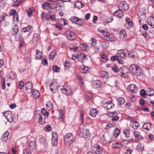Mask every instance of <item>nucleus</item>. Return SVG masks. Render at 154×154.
Here are the masks:
<instances>
[{
	"mask_svg": "<svg viewBox=\"0 0 154 154\" xmlns=\"http://www.w3.org/2000/svg\"><path fill=\"white\" fill-rule=\"evenodd\" d=\"M114 15L119 17L121 18L123 16V12L121 9H119L114 13Z\"/></svg>",
	"mask_w": 154,
	"mask_h": 154,
	"instance_id": "2eb2a0df",
	"label": "nucleus"
},
{
	"mask_svg": "<svg viewBox=\"0 0 154 154\" xmlns=\"http://www.w3.org/2000/svg\"><path fill=\"white\" fill-rule=\"evenodd\" d=\"M147 22L149 25L154 28V17H148Z\"/></svg>",
	"mask_w": 154,
	"mask_h": 154,
	"instance_id": "f8f14e48",
	"label": "nucleus"
},
{
	"mask_svg": "<svg viewBox=\"0 0 154 154\" xmlns=\"http://www.w3.org/2000/svg\"><path fill=\"white\" fill-rule=\"evenodd\" d=\"M77 58L81 62H83L85 58L86 57V56L84 54H80L77 55Z\"/></svg>",
	"mask_w": 154,
	"mask_h": 154,
	"instance_id": "6ab92c4d",
	"label": "nucleus"
},
{
	"mask_svg": "<svg viewBox=\"0 0 154 154\" xmlns=\"http://www.w3.org/2000/svg\"><path fill=\"white\" fill-rule=\"evenodd\" d=\"M101 82L99 80H97L94 82V87L95 88H99Z\"/></svg>",
	"mask_w": 154,
	"mask_h": 154,
	"instance_id": "c9c22d12",
	"label": "nucleus"
},
{
	"mask_svg": "<svg viewBox=\"0 0 154 154\" xmlns=\"http://www.w3.org/2000/svg\"><path fill=\"white\" fill-rule=\"evenodd\" d=\"M26 12L28 15H29V17L31 16V14L32 13V11L31 9L29 8L27 10Z\"/></svg>",
	"mask_w": 154,
	"mask_h": 154,
	"instance_id": "0e129e2a",
	"label": "nucleus"
},
{
	"mask_svg": "<svg viewBox=\"0 0 154 154\" xmlns=\"http://www.w3.org/2000/svg\"><path fill=\"white\" fill-rule=\"evenodd\" d=\"M59 86L58 84L56 82H52L50 85V88L52 92L54 93L57 90Z\"/></svg>",
	"mask_w": 154,
	"mask_h": 154,
	"instance_id": "6e6552de",
	"label": "nucleus"
},
{
	"mask_svg": "<svg viewBox=\"0 0 154 154\" xmlns=\"http://www.w3.org/2000/svg\"><path fill=\"white\" fill-rule=\"evenodd\" d=\"M88 70V69L87 67L83 66L82 67V66L81 69H80V72L82 73L85 74L87 73Z\"/></svg>",
	"mask_w": 154,
	"mask_h": 154,
	"instance_id": "f704fd0d",
	"label": "nucleus"
},
{
	"mask_svg": "<svg viewBox=\"0 0 154 154\" xmlns=\"http://www.w3.org/2000/svg\"><path fill=\"white\" fill-rule=\"evenodd\" d=\"M46 141V139L45 138L42 137H41L39 139V141L40 143L42 144H45Z\"/></svg>",
	"mask_w": 154,
	"mask_h": 154,
	"instance_id": "6e6d98bb",
	"label": "nucleus"
},
{
	"mask_svg": "<svg viewBox=\"0 0 154 154\" xmlns=\"http://www.w3.org/2000/svg\"><path fill=\"white\" fill-rule=\"evenodd\" d=\"M61 91L62 93L67 96H71L72 94L70 87L69 86H64L63 88H61Z\"/></svg>",
	"mask_w": 154,
	"mask_h": 154,
	"instance_id": "f03ea898",
	"label": "nucleus"
},
{
	"mask_svg": "<svg viewBox=\"0 0 154 154\" xmlns=\"http://www.w3.org/2000/svg\"><path fill=\"white\" fill-rule=\"evenodd\" d=\"M138 66L136 64H132L129 67V69L131 72L133 74V72L135 71V70H136V69Z\"/></svg>",
	"mask_w": 154,
	"mask_h": 154,
	"instance_id": "a211bd4d",
	"label": "nucleus"
},
{
	"mask_svg": "<svg viewBox=\"0 0 154 154\" xmlns=\"http://www.w3.org/2000/svg\"><path fill=\"white\" fill-rule=\"evenodd\" d=\"M49 3L45 2L42 5V8L45 10L47 9L49 6Z\"/></svg>",
	"mask_w": 154,
	"mask_h": 154,
	"instance_id": "3c124183",
	"label": "nucleus"
},
{
	"mask_svg": "<svg viewBox=\"0 0 154 154\" xmlns=\"http://www.w3.org/2000/svg\"><path fill=\"white\" fill-rule=\"evenodd\" d=\"M64 65L65 68H69L70 66V63L69 61H66Z\"/></svg>",
	"mask_w": 154,
	"mask_h": 154,
	"instance_id": "09e8293b",
	"label": "nucleus"
},
{
	"mask_svg": "<svg viewBox=\"0 0 154 154\" xmlns=\"http://www.w3.org/2000/svg\"><path fill=\"white\" fill-rule=\"evenodd\" d=\"M144 149V146L143 144H139L137 145V149L139 151H143Z\"/></svg>",
	"mask_w": 154,
	"mask_h": 154,
	"instance_id": "58836bf2",
	"label": "nucleus"
},
{
	"mask_svg": "<svg viewBox=\"0 0 154 154\" xmlns=\"http://www.w3.org/2000/svg\"><path fill=\"white\" fill-rule=\"evenodd\" d=\"M47 108L49 110L53 108V105L52 103H50L46 104Z\"/></svg>",
	"mask_w": 154,
	"mask_h": 154,
	"instance_id": "603ef678",
	"label": "nucleus"
},
{
	"mask_svg": "<svg viewBox=\"0 0 154 154\" xmlns=\"http://www.w3.org/2000/svg\"><path fill=\"white\" fill-rule=\"evenodd\" d=\"M124 134L125 136L126 137H129V134H130V131L128 129H125L124 131Z\"/></svg>",
	"mask_w": 154,
	"mask_h": 154,
	"instance_id": "ea45409f",
	"label": "nucleus"
},
{
	"mask_svg": "<svg viewBox=\"0 0 154 154\" xmlns=\"http://www.w3.org/2000/svg\"><path fill=\"white\" fill-rule=\"evenodd\" d=\"M100 59L103 63H105L108 60L107 57L105 55H102Z\"/></svg>",
	"mask_w": 154,
	"mask_h": 154,
	"instance_id": "79ce46f5",
	"label": "nucleus"
},
{
	"mask_svg": "<svg viewBox=\"0 0 154 154\" xmlns=\"http://www.w3.org/2000/svg\"><path fill=\"white\" fill-rule=\"evenodd\" d=\"M112 69L115 72H118L119 71L118 67L116 65L112 67Z\"/></svg>",
	"mask_w": 154,
	"mask_h": 154,
	"instance_id": "13d9d810",
	"label": "nucleus"
},
{
	"mask_svg": "<svg viewBox=\"0 0 154 154\" xmlns=\"http://www.w3.org/2000/svg\"><path fill=\"white\" fill-rule=\"evenodd\" d=\"M122 146V144L119 143H114L112 145V147L113 148H119Z\"/></svg>",
	"mask_w": 154,
	"mask_h": 154,
	"instance_id": "2f4dec72",
	"label": "nucleus"
},
{
	"mask_svg": "<svg viewBox=\"0 0 154 154\" xmlns=\"http://www.w3.org/2000/svg\"><path fill=\"white\" fill-rule=\"evenodd\" d=\"M42 64L46 66L48 64V61L46 59L43 58L42 61Z\"/></svg>",
	"mask_w": 154,
	"mask_h": 154,
	"instance_id": "338daca9",
	"label": "nucleus"
},
{
	"mask_svg": "<svg viewBox=\"0 0 154 154\" xmlns=\"http://www.w3.org/2000/svg\"><path fill=\"white\" fill-rule=\"evenodd\" d=\"M52 69L53 71L56 72H58L60 70V68L57 65H55L52 67Z\"/></svg>",
	"mask_w": 154,
	"mask_h": 154,
	"instance_id": "37998d69",
	"label": "nucleus"
},
{
	"mask_svg": "<svg viewBox=\"0 0 154 154\" xmlns=\"http://www.w3.org/2000/svg\"><path fill=\"white\" fill-rule=\"evenodd\" d=\"M137 53L135 51H132V52H129L128 53V56L129 57L131 58H135L137 56Z\"/></svg>",
	"mask_w": 154,
	"mask_h": 154,
	"instance_id": "c85d7f7f",
	"label": "nucleus"
},
{
	"mask_svg": "<svg viewBox=\"0 0 154 154\" xmlns=\"http://www.w3.org/2000/svg\"><path fill=\"white\" fill-rule=\"evenodd\" d=\"M36 54L37 55H38V56L39 57H38V56H36L35 57V59H41L42 58V53L40 51L37 50H36Z\"/></svg>",
	"mask_w": 154,
	"mask_h": 154,
	"instance_id": "bb28decb",
	"label": "nucleus"
},
{
	"mask_svg": "<svg viewBox=\"0 0 154 154\" xmlns=\"http://www.w3.org/2000/svg\"><path fill=\"white\" fill-rule=\"evenodd\" d=\"M92 95L89 93H87L86 94V99L88 100H90L91 99Z\"/></svg>",
	"mask_w": 154,
	"mask_h": 154,
	"instance_id": "5fc2aeb1",
	"label": "nucleus"
},
{
	"mask_svg": "<svg viewBox=\"0 0 154 154\" xmlns=\"http://www.w3.org/2000/svg\"><path fill=\"white\" fill-rule=\"evenodd\" d=\"M5 14H2L1 15L0 17V23L2 22L5 19Z\"/></svg>",
	"mask_w": 154,
	"mask_h": 154,
	"instance_id": "e2e57ef3",
	"label": "nucleus"
},
{
	"mask_svg": "<svg viewBox=\"0 0 154 154\" xmlns=\"http://www.w3.org/2000/svg\"><path fill=\"white\" fill-rule=\"evenodd\" d=\"M73 139V137L71 133H69L66 134L64 137V142L67 145H70L72 142Z\"/></svg>",
	"mask_w": 154,
	"mask_h": 154,
	"instance_id": "f257e3e1",
	"label": "nucleus"
},
{
	"mask_svg": "<svg viewBox=\"0 0 154 154\" xmlns=\"http://www.w3.org/2000/svg\"><path fill=\"white\" fill-rule=\"evenodd\" d=\"M58 136V135L56 133L54 132L53 133L52 143V145L54 146H56L57 145Z\"/></svg>",
	"mask_w": 154,
	"mask_h": 154,
	"instance_id": "0eeeda50",
	"label": "nucleus"
},
{
	"mask_svg": "<svg viewBox=\"0 0 154 154\" xmlns=\"http://www.w3.org/2000/svg\"><path fill=\"white\" fill-rule=\"evenodd\" d=\"M32 28V26L30 25H29L23 28L22 29V31L23 32L26 33L28 32V36H29L31 33V32L30 30Z\"/></svg>",
	"mask_w": 154,
	"mask_h": 154,
	"instance_id": "4468645a",
	"label": "nucleus"
},
{
	"mask_svg": "<svg viewBox=\"0 0 154 154\" xmlns=\"http://www.w3.org/2000/svg\"><path fill=\"white\" fill-rule=\"evenodd\" d=\"M45 130L46 131H49L51 130V126L49 125H46L45 127Z\"/></svg>",
	"mask_w": 154,
	"mask_h": 154,
	"instance_id": "864d4df0",
	"label": "nucleus"
},
{
	"mask_svg": "<svg viewBox=\"0 0 154 154\" xmlns=\"http://www.w3.org/2000/svg\"><path fill=\"white\" fill-rule=\"evenodd\" d=\"M74 5L76 8L79 9L81 8L84 5L81 2L78 1L74 2Z\"/></svg>",
	"mask_w": 154,
	"mask_h": 154,
	"instance_id": "5701e85b",
	"label": "nucleus"
},
{
	"mask_svg": "<svg viewBox=\"0 0 154 154\" xmlns=\"http://www.w3.org/2000/svg\"><path fill=\"white\" fill-rule=\"evenodd\" d=\"M65 33L66 36L70 40H74L75 39V34L73 32L68 30L66 31Z\"/></svg>",
	"mask_w": 154,
	"mask_h": 154,
	"instance_id": "423d86ee",
	"label": "nucleus"
},
{
	"mask_svg": "<svg viewBox=\"0 0 154 154\" xmlns=\"http://www.w3.org/2000/svg\"><path fill=\"white\" fill-rule=\"evenodd\" d=\"M9 133L7 131L3 134V138L5 139V140H7L8 139V136L9 135Z\"/></svg>",
	"mask_w": 154,
	"mask_h": 154,
	"instance_id": "49530a36",
	"label": "nucleus"
},
{
	"mask_svg": "<svg viewBox=\"0 0 154 154\" xmlns=\"http://www.w3.org/2000/svg\"><path fill=\"white\" fill-rule=\"evenodd\" d=\"M78 47L74 46L73 47L70 48L69 50L74 52L76 51L78 49Z\"/></svg>",
	"mask_w": 154,
	"mask_h": 154,
	"instance_id": "774afa93",
	"label": "nucleus"
},
{
	"mask_svg": "<svg viewBox=\"0 0 154 154\" xmlns=\"http://www.w3.org/2000/svg\"><path fill=\"white\" fill-rule=\"evenodd\" d=\"M46 19L47 20H51V21H54L56 19L55 16L54 15L50 16L48 18V17H46Z\"/></svg>",
	"mask_w": 154,
	"mask_h": 154,
	"instance_id": "de8ad7c7",
	"label": "nucleus"
},
{
	"mask_svg": "<svg viewBox=\"0 0 154 154\" xmlns=\"http://www.w3.org/2000/svg\"><path fill=\"white\" fill-rule=\"evenodd\" d=\"M35 143L34 141H30L29 143V147L30 150H32L35 148Z\"/></svg>",
	"mask_w": 154,
	"mask_h": 154,
	"instance_id": "b1692460",
	"label": "nucleus"
},
{
	"mask_svg": "<svg viewBox=\"0 0 154 154\" xmlns=\"http://www.w3.org/2000/svg\"><path fill=\"white\" fill-rule=\"evenodd\" d=\"M127 88L133 93H136L138 91L137 87L136 86V85L134 84L128 85Z\"/></svg>",
	"mask_w": 154,
	"mask_h": 154,
	"instance_id": "1a4fd4ad",
	"label": "nucleus"
},
{
	"mask_svg": "<svg viewBox=\"0 0 154 154\" xmlns=\"http://www.w3.org/2000/svg\"><path fill=\"white\" fill-rule=\"evenodd\" d=\"M100 76L103 78H107L108 77V72L105 71H101L100 73Z\"/></svg>",
	"mask_w": 154,
	"mask_h": 154,
	"instance_id": "7c9ffc66",
	"label": "nucleus"
},
{
	"mask_svg": "<svg viewBox=\"0 0 154 154\" xmlns=\"http://www.w3.org/2000/svg\"><path fill=\"white\" fill-rule=\"evenodd\" d=\"M56 51L55 50H53L51 53L49 55V59L51 60H53L54 59V57L55 56Z\"/></svg>",
	"mask_w": 154,
	"mask_h": 154,
	"instance_id": "cd10ccee",
	"label": "nucleus"
},
{
	"mask_svg": "<svg viewBox=\"0 0 154 154\" xmlns=\"http://www.w3.org/2000/svg\"><path fill=\"white\" fill-rule=\"evenodd\" d=\"M120 37L122 38H125L127 35H126V32L123 30H122L119 33Z\"/></svg>",
	"mask_w": 154,
	"mask_h": 154,
	"instance_id": "c756f323",
	"label": "nucleus"
},
{
	"mask_svg": "<svg viewBox=\"0 0 154 154\" xmlns=\"http://www.w3.org/2000/svg\"><path fill=\"white\" fill-rule=\"evenodd\" d=\"M5 2L3 0H0V7L3 8L5 6Z\"/></svg>",
	"mask_w": 154,
	"mask_h": 154,
	"instance_id": "680f3d73",
	"label": "nucleus"
},
{
	"mask_svg": "<svg viewBox=\"0 0 154 154\" xmlns=\"http://www.w3.org/2000/svg\"><path fill=\"white\" fill-rule=\"evenodd\" d=\"M26 90H31L32 88V84L31 82H26L24 85Z\"/></svg>",
	"mask_w": 154,
	"mask_h": 154,
	"instance_id": "412c9836",
	"label": "nucleus"
},
{
	"mask_svg": "<svg viewBox=\"0 0 154 154\" xmlns=\"http://www.w3.org/2000/svg\"><path fill=\"white\" fill-rule=\"evenodd\" d=\"M146 91H145L144 89L141 90L140 91V94L142 96H144V95L146 94Z\"/></svg>",
	"mask_w": 154,
	"mask_h": 154,
	"instance_id": "4d7b16f0",
	"label": "nucleus"
},
{
	"mask_svg": "<svg viewBox=\"0 0 154 154\" xmlns=\"http://www.w3.org/2000/svg\"><path fill=\"white\" fill-rule=\"evenodd\" d=\"M134 134L136 140H140L143 139V137L140 135L139 132L135 131L134 132Z\"/></svg>",
	"mask_w": 154,
	"mask_h": 154,
	"instance_id": "f3484780",
	"label": "nucleus"
},
{
	"mask_svg": "<svg viewBox=\"0 0 154 154\" xmlns=\"http://www.w3.org/2000/svg\"><path fill=\"white\" fill-rule=\"evenodd\" d=\"M79 19L77 17L73 16L71 17L70 20L72 22L76 23Z\"/></svg>",
	"mask_w": 154,
	"mask_h": 154,
	"instance_id": "8fccbe9b",
	"label": "nucleus"
},
{
	"mask_svg": "<svg viewBox=\"0 0 154 154\" xmlns=\"http://www.w3.org/2000/svg\"><path fill=\"white\" fill-rule=\"evenodd\" d=\"M128 51L126 49L121 50L118 51V54H120L121 57H123L127 56Z\"/></svg>",
	"mask_w": 154,
	"mask_h": 154,
	"instance_id": "dca6fc26",
	"label": "nucleus"
},
{
	"mask_svg": "<svg viewBox=\"0 0 154 154\" xmlns=\"http://www.w3.org/2000/svg\"><path fill=\"white\" fill-rule=\"evenodd\" d=\"M143 128L144 129L148 131L151 128V124L149 122L145 123L143 125Z\"/></svg>",
	"mask_w": 154,
	"mask_h": 154,
	"instance_id": "aec40b11",
	"label": "nucleus"
},
{
	"mask_svg": "<svg viewBox=\"0 0 154 154\" xmlns=\"http://www.w3.org/2000/svg\"><path fill=\"white\" fill-rule=\"evenodd\" d=\"M32 94L33 97L35 99L38 98L40 95V93L38 91L36 90H34L32 91Z\"/></svg>",
	"mask_w": 154,
	"mask_h": 154,
	"instance_id": "a878e982",
	"label": "nucleus"
},
{
	"mask_svg": "<svg viewBox=\"0 0 154 154\" xmlns=\"http://www.w3.org/2000/svg\"><path fill=\"white\" fill-rule=\"evenodd\" d=\"M120 131L119 129L117 128H116L115 130V132L113 134V135L114 136H115V137L116 138L119 136L120 134Z\"/></svg>",
	"mask_w": 154,
	"mask_h": 154,
	"instance_id": "a18cd8bd",
	"label": "nucleus"
},
{
	"mask_svg": "<svg viewBox=\"0 0 154 154\" xmlns=\"http://www.w3.org/2000/svg\"><path fill=\"white\" fill-rule=\"evenodd\" d=\"M5 116L6 117L8 121L10 122H13L14 121V118L12 115V112L11 111H8L3 113Z\"/></svg>",
	"mask_w": 154,
	"mask_h": 154,
	"instance_id": "20e7f679",
	"label": "nucleus"
},
{
	"mask_svg": "<svg viewBox=\"0 0 154 154\" xmlns=\"http://www.w3.org/2000/svg\"><path fill=\"white\" fill-rule=\"evenodd\" d=\"M119 104L122 105L125 102V99L122 97H119L117 99Z\"/></svg>",
	"mask_w": 154,
	"mask_h": 154,
	"instance_id": "a19ab883",
	"label": "nucleus"
},
{
	"mask_svg": "<svg viewBox=\"0 0 154 154\" xmlns=\"http://www.w3.org/2000/svg\"><path fill=\"white\" fill-rule=\"evenodd\" d=\"M9 78L12 79H14L16 77V75L14 72H11L9 73Z\"/></svg>",
	"mask_w": 154,
	"mask_h": 154,
	"instance_id": "e433bc0d",
	"label": "nucleus"
},
{
	"mask_svg": "<svg viewBox=\"0 0 154 154\" xmlns=\"http://www.w3.org/2000/svg\"><path fill=\"white\" fill-rule=\"evenodd\" d=\"M146 94L149 96H151L154 94V90L150 88H148L146 90Z\"/></svg>",
	"mask_w": 154,
	"mask_h": 154,
	"instance_id": "4be33fe9",
	"label": "nucleus"
},
{
	"mask_svg": "<svg viewBox=\"0 0 154 154\" xmlns=\"http://www.w3.org/2000/svg\"><path fill=\"white\" fill-rule=\"evenodd\" d=\"M93 151L96 154H101L102 153V148L100 146L95 144L92 147Z\"/></svg>",
	"mask_w": 154,
	"mask_h": 154,
	"instance_id": "7ed1b4c3",
	"label": "nucleus"
},
{
	"mask_svg": "<svg viewBox=\"0 0 154 154\" xmlns=\"http://www.w3.org/2000/svg\"><path fill=\"white\" fill-rule=\"evenodd\" d=\"M13 29L14 32V33H13V34L14 35L17 34V32H18L19 31L17 25V24H15L13 28Z\"/></svg>",
	"mask_w": 154,
	"mask_h": 154,
	"instance_id": "4c0bfd02",
	"label": "nucleus"
},
{
	"mask_svg": "<svg viewBox=\"0 0 154 154\" xmlns=\"http://www.w3.org/2000/svg\"><path fill=\"white\" fill-rule=\"evenodd\" d=\"M80 133H82L83 135L82 136L85 138H89L91 136V134L88 129L83 130L82 129H80Z\"/></svg>",
	"mask_w": 154,
	"mask_h": 154,
	"instance_id": "39448f33",
	"label": "nucleus"
},
{
	"mask_svg": "<svg viewBox=\"0 0 154 154\" xmlns=\"http://www.w3.org/2000/svg\"><path fill=\"white\" fill-rule=\"evenodd\" d=\"M132 125L134 129H136L139 126V124L137 121H135L133 123Z\"/></svg>",
	"mask_w": 154,
	"mask_h": 154,
	"instance_id": "473e14b6",
	"label": "nucleus"
},
{
	"mask_svg": "<svg viewBox=\"0 0 154 154\" xmlns=\"http://www.w3.org/2000/svg\"><path fill=\"white\" fill-rule=\"evenodd\" d=\"M39 117L38 122L40 124H42L45 122V116L43 114H38Z\"/></svg>",
	"mask_w": 154,
	"mask_h": 154,
	"instance_id": "ddd939ff",
	"label": "nucleus"
},
{
	"mask_svg": "<svg viewBox=\"0 0 154 154\" xmlns=\"http://www.w3.org/2000/svg\"><path fill=\"white\" fill-rule=\"evenodd\" d=\"M43 114L45 116L46 115L48 117L49 116V114L48 112H47L46 110L44 108H43L42 109V112H40V113H39L38 114Z\"/></svg>",
	"mask_w": 154,
	"mask_h": 154,
	"instance_id": "72a5a7b5",
	"label": "nucleus"
},
{
	"mask_svg": "<svg viewBox=\"0 0 154 154\" xmlns=\"http://www.w3.org/2000/svg\"><path fill=\"white\" fill-rule=\"evenodd\" d=\"M13 20L15 21H18V16L17 13L13 16Z\"/></svg>",
	"mask_w": 154,
	"mask_h": 154,
	"instance_id": "bf43d9fd",
	"label": "nucleus"
},
{
	"mask_svg": "<svg viewBox=\"0 0 154 154\" xmlns=\"http://www.w3.org/2000/svg\"><path fill=\"white\" fill-rule=\"evenodd\" d=\"M91 41L92 42L91 43V45L92 46H94L96 44V40L95 38H92L91 39Z\"/></svg>",
	"mask_w": 154,
	"mask_h": 154,
	"instance_id": "69168bd1",
	"label": "nucleus"
},
{
	"mask_svg": "<svg viewBox=\"0 0 154 154\" xmlns=\"http://www.w3.org/2000/svg\"><path fill=\"white\" fill-rule=\"evenodd\" d=\"M118 7L121 8L126 11L128 10L129 8V6L125 2H122L120 3L118 5Z\"/></svg>",
	"mask_w": 154,
	"mask_h": 154,
	"instance_id": "9d476101",
	"label": "nucleus"
},
{
	"mask_svg": "<svg viewBox=\"0 0 154 154\" xmlns=\"http://www.w3.org/2000/svg\"><path fill=\"white\" fill-rule=\"evenodd\" d=\"M98 111L96 109H93L90 110L89 114H90L93 117L96 116L97 114Z\"/></svg>",
	"mask_w": 154,
	"mask_h": 154,
	"instance_id": "393cba45",
	"label": "nucleus"
},
{
	"mask_svg": "<svg viewBox=\"0 0 154 154\" xmlns=\"http://www.w3.org/2000/svg\"><path fill=\"white\" fill-rule=\"evenodd\" d=\"M24 85V83L22 81H20L19 82L18 85V86L19 88L22 89L23 88Z\"/></svg>",
	"mask_w": 154,
	"mask_h": 154,
	"instance_id": "052dcab7",
	"label": "nucleus"
},
{
	"mask_svg": "<svg viewBox=\"0 0 154 154\" xmlns=\"http://www.w3.org/2000/svg\"><path fill=\"white\" fill-rule=\"evenodd\" d=\"M135 70V71L133 72V75H135L136 76H140L143 74L141 69L138 66L137 67Z\"/></svg>",
	"mask_w": 154,
	"mask_h": 154,
	"instance_id": "9b49d317",
	"label": "nucleus"
},
{
	"mask_svg": "<svg viewBox=\"0 0 154 154\" xmlns=\"http://www.w3.org/2000/svg\"><path fill=\"white\" fill-rule=\"evenodd\" d=\"M88 47V46L87 45H85L83 44H82L80 45V49L82 50L87 51V50Z\"/></svg>",
	"mask_w": 154,
	"mask_h": 154,
	"instance_id": "c03bdc74",
	"label": "nucleus"
}]
</instances>
